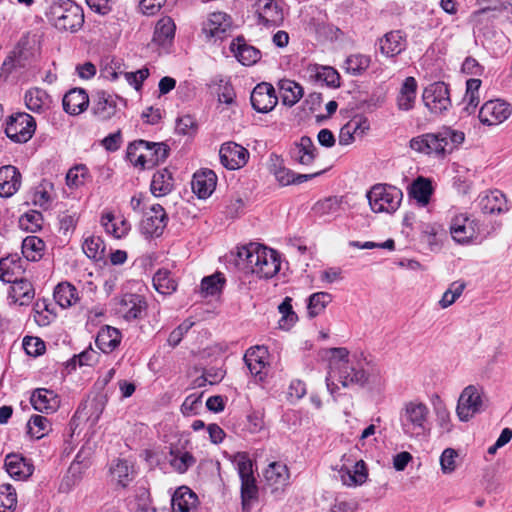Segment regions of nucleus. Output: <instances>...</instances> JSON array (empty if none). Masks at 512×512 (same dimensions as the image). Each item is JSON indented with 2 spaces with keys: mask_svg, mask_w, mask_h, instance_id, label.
<instances>
[{
  "mask_svg": "<svg viewBox=\"0 0 512 512\" xmlns=\"http://www.w3.org/2000/svg\"><path fill=\"white\" fill-rule=\"evenodd\" d=\"M417 95V82L414 77H407L398 94L397 106L402 111H409L414 107Z\"/></svg>",
  "mask_w": 512,
  "mask_h": 512,
  "instance_id": "obj_29",
  "label": "nucleus"
},
{
  "mask_svg": "<svg viewBox=\"0 0 512 512\" xmlns=\"http://www.w3.org/2000/svg\"><path fill=\"white\" fill-rule=\"evenodd\" d=\"M458 452L452 448L443 451L440 457L441 470L444 474H451L458 466Z\"/></svg>",
  "mask_w": 512,
  "mask_h": 512,
  "instance_id": "obj_61",
  "label": "nucleus"
},
{
  "mask_svg": "<svg viewBox=\"0 0 512 512\" xmlns=\"http://www.w3.org/2000/svg\"><path fill=\"white\" fill-rule=\"evenodd\" d=\"M147 310L145 298L139 294H124L115 299L116 313L126 321L141 319Z\"/></svg>",
  "mask_w": 512,
  "mask_h": 512,
  "instance_id": "obj_11",
  "label": "nucleus"
},
{
  "mask_svg": "<svg viewBox=\"0 0 512 512\" xmlns=\"http://www.w3.org/2000/svg\"><path fill=\"white\" fill-rule=\"evenodd\" d=\"M24 268L22 261L16 257H6L0 260V279L7 283H13L23 277Z\"/></svg>",
  "mask_w": 512,
  "mask_h": 512,
  "instance_id": "obj_31",
  "label": "nucleus"
},
{
  "mask_svg": "<svg viewBox=\"0 0 512 512\" xmlns=\"http://www.w3.org/2000/svg\"><path fill=\"white\" fill-rule=\"evenodd\" d=\"M89 104V97L83 89H72L63 98L64 110L71 115L82 113Z\"/></svg>",
  "mask_w": 512,
  "mask_h": 512,
  "instance_id": "obj_28",
  "label": "nucleus"
},
{
  "mask_svg": "<svg viewBox=\"0 0 512 512\" xmlns=\"http://www.w3.org/2000/svg\"><path fill=\"white\" fill-rule=\"evenodd\" d=\"M230 50L243 65H252L260 59V51L247 45L241 39L233 41L230 45Z\"/></svg>",
  "mask_w": 512,
  "mask_h": 512,
  "instance_id": "obj_37",
  "label": "nucleus"
},
{
  "mask_svg": "<svg viewBox=\"0 0 512 512\" xmlns=\"http://www.w3.org/2000/svg\"><path fill=\"white\" fill-rule=\"evenodd\" d=\"M35 129V119L25 112H18L8 118L5 133L16 143H26L32 138Z\"/></svg>",
  "mask_w": 512,
  "mask_h": 512,
  "instance_id": "obj_10",
  "label": "nucleus"
},
{
  "mask_svg": "<svg viewBox=\"0 0 512 512\" xmlns=\"http://www.w3.org/2000/svg\"><path fill=\"white\" fill-rule=\"evenodd\" d=\"M423 101L425 106L433 113L446 111L451 105L447 85L443 82L429 85L423 92Z\"/></svg>",
  "mask_w": 512,
  "mask_h": 512,
  "instance_id": "obj_12",
  "label": "nucleus"
},
{
  "mask_svg": "<svg viewBox=\"0 0 512 512\" xmlns=\"http://www.w3.org/2000/svg\"><path fill=\"white\" fill-rule=\"evenodd\" d=\"M168 157V148L163 143H150L138 140L129 144L127 158L136 167L149 169Z\"/></svg>",
  "mask_w": 512,
  "mask_h": 512,
  "instance_id": "obj_3",
  "label": "nucleus"
},
{
  "mask_svg": "<svg viewBox=\"0 0 512 512\" xmlns=\"http://www.w3.org/2000/svg\"><path fill=\"white\" fill-rule=\"evenodd\" d=\"M84 253L91 259H101L105 246L99 236L90 235L85 238L82 245Z\"/></svg>",
  "mask_w": 512,
  "mask_h": 512,
  "instance_id": "obj_56",
  "label": "nucleus"
},
{
  "mask_svg": "<svg viewBox=\"0 0 512 512\" xmlns=\"http://www.w3.org/2000/svg\"><path fill=\"white\" fill-rule=\"evenodd\" d=\"M267 350L264 347H254L249 349L245 354V362L251 374L259 376L262 379L263 370L266 367Z\"/></svg>",
  "mask_w": 512,
  "mask_h": 512,
  "instance_id": "obj_41",
  "label": "nucleus"
},
{
  "mask_svg": "<svg viewBox=\"0 0 512 512\" xmlns=\"http://www.w3.org/2000/svg\"><path fill=\"white\" fill-rule=\"evenodd\" d=\"M255 5L259 19L264 23L277 24L282 20V12L275 0H257Z\"/></svg>",
  "mask_w": 512,
  "mask_h": 512,
  "instance_id": "obj_40",
  "label": "nucleus"
},
{
  "mask_svg": "<svg viewBox=\"0 0 512 512\" xmlns=\"http://www.w3.org/2000/svg\"><path fill=\"white\" fill-rule=\"evenodd\" d=\"M377 45L382 55L394 58L406 49V35L400 30L390 31L378 39Z\"/></svg>",
  "mask_w": 512,
  "mask_h": 512,
  "instance_id": "obj_18",
  "label": "nucleus"
},
{
  "mask_svg": "<svg viewBox=\"0 0 512 512\" xmlns=\"http://www.w3.org/2000/svg\"><path fill=\"white\" fill-rule=\"evenodd\" d=\"M120 340V331L114 327L106 326L98 332L96 343L103 352L108 353L119 345Z\"/></svg>",
  "mask_w": 512,
  "mask_h": 512,
  "instance_id": "obj_44",
  "label": "nucleus"
},
{
  "mask_svg": "<svg viewBox=\"0 0 512 512\" xmlns=\"http://www.w3.org/2000/svg\"><path fill=\"white\" fill-rule=\"evenodd\" d=\"M340 206L337 198H327L315 204L314 210L317 214L324 216L338 211Z\"/></svg>",
  "mask_w": 512,
  "mask_h": 512,
  "instance_id": "obj_63",
  "label": "nucleus"
},
{
  "mask_svg": "<svg viewBox=\"0 0 512 512\" xmlns=\"http://www.w3.org/2000/svg\"><path fill=\"white\" fill-rule=\"evenodd\" d=\"M370 63V56L363 54H353L347 57L345 60V68L349 73L360 74L369 67Z\"/></svg>",
  "mask_w": 512,
  "mask_h": 512,
  "instance_id": "obj_58",
  "label": "nucleus"
},
{
  "mask_svg": "<svg viewBox=\"0 0 512 512\" xmlns=\"http://www.w3.org/2000/svg\"><path fill=\"white\" fill-rule=\"evenodd\" d=\"M10 297L20 305L29 304L35 296V290L30 281L21 277L11 283Z\"/></svg>",
  "mask_w": 512,
  "mask_h": 512,
  "instance_id": "obj_35",
  "label": "nucleus"
},
{
  "mask_svg": "<svg viewBox=\"0 0 512 512\" xmlns=\"http://www.w3.org/2000/svg\"><path fill=\"white\" fill-rule=\"evenodd\" d=\"M512 114L511 105L502 100L494 99L485 102L480 111L479 119L486 125H498L507 120Z\"/></svg>",
  "mask_w": 512,
  "mask_h": 512,
  "instance_id": "obj_13",
  "label": "nucleus"
},
{
  "mask_svg": "<svg viewBox=\"0 0 512 512\" xmlns=\"http://www.w3.org/2000/svg\"><path fill=\"white\" fill-rule=\"evenodd\" d=\"M331 301L332 295L328 292H316L310 295L307 305L309 317L314 318L322 314Z\"/></svg>",
  "mask_w": 512,
  "mask_h": 512,
  "instance_id": "obj_47",
  "label": "nucleus"
},
{
  "mask_svg": "<svg viewBox=\"0 0 512 512\" xmlns=\"http://www.w3.org/2000/svg\"><path fill=\"white\" fill-rule=\"evenodd\" d=\"M176 25L172 18L166 16L158 20L154 30L153 41L166 46L172 43L175 36Z\"/></svg>",
  "mask_w": 512,
  "mask_h": 512,
  "instance_id": "obj_33",
  "label": "nucleus"
},
{
  "mask_svg": "<svg viewBox=\"0 0 512 512\" xmlns=\"http://www.w3.org/2000/svg\"><path fill=\"white\" fill-rule=\"evenodd\" d=\"M101 224L107 233L118 239L126 236L131 228L126 219H117L111 212L102 215Z\"/></svg>",
  "mask_w": 512,
  "mask_h": 512,
  "instance_id": "obj_43",
  "label": "nucleus"
},
{
  "mask_svg": "<svg viewBox=\"0 0 512 512\" xmlns=\"http://www.w3.org/2000/svg\"><path fill=\"white\" fill-rule=\"evenodd\" d=\"M290 153L294 161L301 165L308 166L316 159L317 148L310 137L303 136L299 141L294 143Z\"/></svg>",
  "mask_w": 512,
  "mask_h": 512,
  "instance_id": "obj_23",
  "label": "nucleus"
},
{
  "mask_svg": "<svg viewBox=\"0 0 512 512\" xmlns=\"http://www.w3.org/2000/svg\"><path fill=\"white\" fill-rule=\"evenodd\" d=\"M24 101L26 107L34 113H44L51 106V97L40 88H32L25 93Z\"/></svg>",
  "mask_w": 512,
  "mask_h": 512,
  "instance_id": "obj_27",
  "label": "nucleus"
},
{
  "mask_svg": "<svg viewBox=\"0 0 512 512\" xmlns=\"http://www.w3.org/2000/svg\"><path fill=\"white\" fill-rule=\"evenodd\" d=\"M450 232L456 242L467 244L477 237L479 228L475 220L465 214H459L452 219Z\"/></svg>",
  "mask_w": 512,
  "mask_h": 512,
  "instance_id": "obj_14",
  "label": "nucleus"
},
{
  "mask_svg": "<svg viewBox=\"0 0 512 512\" xmlns=\"http://www.w3.org/2000/svg\"><path fill=\"white\" fill-rule=\"evenodd\" d=\"M51 19L59 30L74 31L82 25L83 15L71 0H58L50 8Z\"/></svg>",
  "mask_w": 512,
  "mask_h": 512,
  "instance_id": "obj_5",
  "label": "nucleus"
},
{
  "mask_svg": "<svg viewBox=\"0 0 512 512\" xmlns=\"http://www.w3.org/2000/svg\"><path fill=\"white\" fill-rule=\"evenodd\" d=\"M54 299L62 308H67L77 304L80 297L75 286L69 282H61L54 289Z\"/></svg>",
  "mask_w": 512,
  "mask_h": 512,
  "instance_id": "obj_38",
  "label": "nucleus"
},
{
  "mask_svg": "<svg viewBox=\"0 0 512 512\" xmlns=\"http://www.w3.org/2000/svg\"><path fill=\"white\" fill-rule=\"evenodd\" d=\"M217 176L212 170L196 172L192 179V190L199 198L209 197L215 190Z\"/></svg>",
  "mask_w": 512,
  "mask_h": 512,
  "instance_id": "obj_25",
  "label": "nucleus"
},
{
  "mask_svg": "<svg viewBox=\"0 0 512 512\" xmlns=\"http://www.w3.org/2000/svg\"><path fill=\"white\" fill-rule=\"evenodd\" d=\"M30 402L35 410L44 413H53L60 406L59 396L45 388L36 389L31 395Z\"/></svg>",
  "mask_w": 512,
  "mask_h": 512,
  "instance_id": "obj_22",
  "label": "nucleus"
},
{
  "mask_svg": "<svg viewBox=\"0 0 512 512\" xmlns=\"http://www.w3.org/2000/svg\"><path fill=\"white\" fill-rule=\"evenodd\" d=\"M34 321L39 326H47L50 324L53 316L48 310V305L45 301H37L33 308Z\"/></svg>",
  "mask_w": 512,
  "mask_h": 512,
  "instance_id": "obj_62",
  "label": "nucleus"
},
{
  "mask_svg": "<svg viewBox=\"0 0 512 512\" xmlns=\"http://www.w3.org/2000/svg\"><path fill=\"white\" fill-rule=\"evenodd\" d=\"M176 132L181 135H192L196 131V123L190 115H184L177 119Z\"/></svg>",
  "mask_w": 512,
  "mask_h": 512,
  "instance_id": "obj_64",
  "label": "nucleus"
},
{
  "mask_svg": "<svg viewBox=\"0 0 512 512\" xmlns=\"http://www.w3.org/2000/svg\"><path fill=\"white\" fill-rule=\"evenodd\" d=\"M369 121L363 116H355L340 130L339 144L350 145L356 138H361L369 130Z\"/></svg>",
  "mask_w": 512,
  "mask_h": 512,
  "instance_id": "obj_21",
  "label": "nucleus"
},
{
  "mask_svg": "<svg viewBox=\"0 0 512 512\" xmlns=\"http://www.w3.org/2000/svg\"><path fill=\"white\" fill-rule=\"evenodd\" d=\"M235 264L239 269L261 278H271L280 269V260L276 251L257 243L239 248Z\"/></svg>",
  "mask_w": 512,
  "mask_h": 512,
  "instance_id": "obj_2",
  "label": "nucleus"
},
{
  "mask_svg": "<svg viewBox=\"0 0 512 512\" xmlns=\"http://www.w3.org/2000/svg\"><path fill=\"white\" fill-rule=\"evenodd\" d=\"M88 177V168L84 164H78L68 170L66 184L71 189H77L85 184Z\"/></svg>",
  "mask_w": 512,
  "mask_h": 512,
  "instance_id": "obj_53",
  "label": "nucleus"
},
{
  "mask_svg": "<svg viewBox=\"0 0 512 512\" xmlns=\"http://www.w3.org/2000/svg\"><path fill=\"white\" fill-rule=\"evenodd\" d=\"M168 461L178 473L186 472L195 463V458L188 452L181 451L177 447H171Z\"/></svg>",
  "mask_w": 512,
  "mask_h": 512,
  "instance_id": "obj_45",
  "label": "nucleus"
},
{
  "mask_svg": "<svg viewBox=\"0 0 512 512\" xmlns=\"http://www.w3.org/2000/svg\"><path fill=\"white\" fill-rule=\"evenodd\" d=\"M238 474L241 479V498L244 510L250 507V501L258 494L256 480L253 475V464L246 453H237L234 457Z\"/></svg>",
  "mask_w": 512,
  "mask_h": 512,
  "instance_id": "obj_7",
  "label": "nucleus"
},
{
  "mask_svg": "<svg viewBox=\"0 0 512 512\" xmlns=\"http://www.w3.org/2000/svg\"><path fill=\"white\" fill-rule=\"evenodd\" d=\"M465 135L461 131L451 128H443L437 133H427L426 142L429 144V154L444 156L451 153L460 144L463 143Z\"/></svg>",
  "mask_w": 512,
  "mask_h": 512,
  "instance_id": "obj_9",
  "label": "nucleus"
},
{
  "mask_svg": "<svg viewBox=\"0 0 512 512\" xmlns=\"http://www.w3.org/2000/svg\"><path fill=\"white\" fill-rule=\"evenodd\" d=\"M290 474L287 466L281 462H273L264 471V478L268 485L278 488L288 483Z\"/></svg>",
  "mask_w": 512,
  "mask_h": 512,
  "instance_id": "obj_36",
  "label": "nucleus"
},
{
  "mask_svg": "<svg viewBox=\"0 0 512 512\" xmlns=\"http://www.w3.org/2000/svg\"><path fill=\"white\" fill-rule=\"evenodd\" d=\"M367 468L363 460L357 461L353 467L343 464L339 470V477L344 485L356 486L363 484L367 479Z\"/></svg>",
  "mask_w": 512,
  "mask_h": 512,
  "instance_id": "obj_26",
  "label": "nucleus"
},
{
  "mask_svg": "<svg viewBox=\"0 0 512 512\" xmlns=\"http://www.w3.org/2000/svg\"><path fill=\"white\" fill-rule=\"evenodd\" d=\"M111 476L116 484L125 487L132 480V468L125 460H116L110 468Z\"/></svg>",
  "mask_w": 512,
  "mask_h": 512,
  "instance_id": "obj_49",
  "label": "nucleus"
},
{
  "mask_svg": "<svg viewBox=\"0 0 512 512\" xmlns=\"http://www.w3.org/2000/svg\"><path fill=\"white\" fill-rule=\"evenodd\" d=\"M16 504L15 489L10 484H0V512H11Z\"/></svg>",
  "mask_w": 512,
  "mask_h": 512,
  "instance_id": "obj_57",
  "label": "nucleus"
},
{
  "mask_svg": "<svg viewBox=\"0 0 512 512\" xmlns=\"http://www.w3.org/2000/svg\"><path fill=\"white\" fill-rule=\"evenodd\" d=\"M409 193L422 206H425L428 204L432 194L431 182L423 177H419L412 183Z\"/></svg>",
  "mask_w": 512,
  "mask_h": 512,
  "instance_id": "obj_48",
  "label": "nucleus"
},
{
  "mask_svg": "<svg viewBox=\"0 0 512 512\" xmlns=\"http://www.w3.org/2000/svg\"><path fill=\"white\" fill-rule=\"evenodd\" d=\"M110 74L111 80H116L119 76H123L125 80L132 86L135 87L136 90H139L142 82L149 76V70L147 68L140 69L136 72H111L106 71ZM109 78V75H106Z\"/></svg>",
  "mask_w": 512,
  "mask_h": 512,
  "instance_id": "obj_55",
  "label": "nucleus"
},
{
  "mask_svg": "<svg viewBox=\"0 0 512 512\" xmlns=\"http://www.w3.org/2000/svg\"><path fill=\"white\" fill-rule=\"evenodd\" d=\"M197 496L187 487L175 491L172 497L173 512H190L196 507Z\"/></svg>",
  "mask_w": 512,
  "mask_h": 512,
  "instance_id": "obj_34",
  "label": "nucleus"
},
{
  "mask_svg": "<svg viewBox=\"0 0 512 512\" xmlns=\"http://www.w3.org/2000/svg\"><path fill=\"white\" fill-rule=\"evenodd\" d=\"M251 104L258 112L271 111L277 104L274 87L266 82L258 84L251 93Z\"/></svg>",
  "mask_w": 512,
  "mask_h": 512,
  "instance_id": "obj_19",
  "label": "nucleus"
},
{
  "mask_svg": "<svg viewBox=\"0 0 512 512\" xmlns=\"http://www.w3.org/2000/svg\"><path fill=\"white\" fill-rule=\"evenodd\" d=\"M221 163L230 170L243 167L249 158V152L235 142L224 143L219 151Z\"/></svg>",
  "mask_w": 512,
  "mask_h": 512,
  "instance_id": "obj_15",
  "label": "nucleus"
},
{
  "mask_svg": "<svg viewBox=\"0 0 512 512\" xmlns=\"http://www.w3.org/2000/svg\"><path fill=\"white\" fill-rule=\"evenodd\" d=\"M5 468L12 477L27 478L33 473L32 464L18 454L6 456Z\"/></svg>",
  "mask_w": 512,
  "mask_h": 512,
  "instance_id": "obj_30",
  "label": "nucleus"
},
{
  "mask_svg": "<svg viewBox=\"0 0 512 512\" xmlns=\"http://www.w3.org/2000/svg\"><path fill=\"white\" fill-rule=\"evenodd\" d=\"M314 77L317 81L323 82L330 87H338L340 85L338 72L330 66L316 67Z\"/></svg>",
  "mask_w": 512,
  "mask_h": 512,
  "instance_id": "obj_59",
  "label": "nucleus"
},
{
  "mask_svg": "<svg viewBox=\"0 0 512 512\" xmlns=\"http://www.w3.org/2000/svg\"><path fill=\"white\" fill-rule=\"evenodd\" d=\"M369 205L375 213H394L403 199L402 191L391 185H374L367 193Z\"/></svg>",
  "mask_w": 512,
  "mask_h": 512,
  "instance_id": "obj_4",
  "label": "nucleus"
},
{
  "mask_svg": "<svg viewBox=\"0 0 512 512\" xmlns=\"http://www.w3.org/2000/svg\"><path fill=\"white\" fill-rule=\"evenodd\" d=\"M154 288L163 295L173 293L177 288L176 280L171 276L170 271L159 269L153 277Z\"/></svg>",
  "mask_w": 512,
  "mask_h": 512,
  "instance_id": "obj_46",
  "label": "nucleus"
},
{
  "mask_svg": "<svg viewBox=\"0 0 512 512\" xmlns=\"http://www.w3.org/2000/svg\"><path fill=\"white\" fill-rule=\"evenodd\" d=\"M329 354V371L326 377V385L333 395L338 389L335 381L343 387L359 384L367 381V373L364 369V360L357 355L349 356L346 348H330L326 351Z\"/></svg>",
  "mask_w": 512,
  "mask_h": 512,
  "instance_id": "obj_1",
  "label": "nucleus"
},
{
  "mask_svg": "<svg viewBox=\"0 0 512 512\" xmlns=\"http://www.w3.org/2000/svg\"><path fill=\"white\" fill-rule=\"evenodd\" d=\"M166 225L167 216L164 208L156 204L145 214L141 223V231L146 236L158 237L163 233Z\"/></svg>",
  "mask_w": 512,
  "mask_h": 512,
  "instance_id": "obj_17",
  "label": "nucleus"
},
{
  "mask_svg": "<svg viewBox=\"0 0 512 512\" xmlns=\"http://www.w3.org/2000/svg\"><path fill=\"white\" fill-rule=\"evenodd\" d=\"M291 302L292 299L290 297H286L278 306L279 313L281 314V318L278 322L280 329L289 330L298 320L296 313L293 311Z\"/></svg>",
  "mask_w": 512,
  "mask_h": 512,
  "instance_id": "obj_52",
  "label": "nucleus"
},
{
  "mask_svg": "<svg viewBox=\"0 0 512 512\" xmlns=\"http://www.w3.org/2000/svg\"><path fill=\"white\" fill-rule=\"evenodd\" d=\"M429 409L421 402H409L401 412V425L405 434L420 436L427 431Z\"/></svg>",
  "mask_w": 512,
  "mask_h": 512,
  "instance_id": "obj_6",
  "label": "nucleus"
},
{
  "mask_svg": "<svg viewBox=\"0 0 512 512\" xmlns=\"http://www.w3.org/2000/svg\"><path fill=\"white\" fill-rule=\"evenodd\" d=\"M21 186V174L12 165L0 168V196L11 197Z\"/></svg>",
  "mask_w": 512,
  "mask_h": 512,
  "instance_id": "obj_24",
  "label": "nucleus"
},
{
  "mask_svg": "<svg viewBox=\"0 0 512 512\" xmlns=\"http://www.w3.org/2000/svg\"><path fill=\"white\" fill-rule=\"evenodd\" d=\"M118 101L126 104V100L121 97L104 91L98 92L92 108L93 114L101 120L112 118L118 111Z\"/></svg>",
  "mask_w": 512,
  "mask_h": 512,
  "instance_id": "obj_20",
  "label": "nucleus"
},
{
  "mask_svg": "<svg viewBox=\"0 0 512 512\" xmlns=\"http://www.w3.org/2000/svg\"><path fill=\"white\" fill-rule=\"evenodd\" d=\"M231 29L230 17L223 12H214L209 15L202 31L207 39L222 40L230 33Z\"/></svg>",
  "mask_w": 512,
  "mask_h": 512,
  "instance_id": "obj_16",
  "label": "nucleus"
},
{
  "mask_svg": "<svg viewBox=\"0 0 512 512\" xmlns=\"http://www.w3.org/2000/svg\"><path fill=\"white\" fill-rule=\"evenodd\" d=\"M464 288V283L453 282L442 295V298L439 301V306L442 309L451 306L462 295Z\"/></svg>",
  "mask_w": 512,
  "mask_h": 512,
  "instance_id": "obj_60",
  "label": "nucleus"
},
{
  "mask_svg": "<svg viewBox=\"0 0 512 512\" xmlns=\"http://www.w3.org/2000/svg\"><path fill=\"white\" fill-rule=\"evenodd\" d=\"M225 284V278L221 273H215L203 278L201 292L204 296H213L221 292Z\"/></svg>",
  "mask_w": 512,
  "mask_h": 512,
  "instance_id": "obj_54",
  "label": "nucleus"
},
{
  "mask_svg": "<svg viewBox=\"0 0 512 512\" xmlns=\"http://www.w3.org/2000/svg\"><path fill=\"white\" fill-rule=\"evenodd\" d=\"M51 431L50 421L43 416L35 415L27 423V433L35 439H41Z\"/></svg>",
  "mask_w": 512,
  "mask_h": 512,
  "instance_id": "obj_50",
  "label": "nucleus"
},
{
  "mask_svg": "<svg viewBox=\"0 0 512 512\" xmlns=\"http://www.w3.org/2000/svg\"><path fill=\"white\" fill-rule=\"evenodd\" d=\"M478 205L484 213H501L505 210L506 201L500 191L494 190L481 194Z\"/></svg>",
  "mask_w": 512,
  "mask_h": 512,
  "instance_id": "obj_32",
  "label": "nucleus"
},
{
  "mask_svg": "<svg viewBox=\"0 0 512 512\" xmlns=\"http://www.w3.org/2000/svg\"><path fill=\"white\" fill-rule=\"evenodd\" d=\"M173 185L172 173L164 168L154 173L151 182V192L156 197L165 196L172 191Z\"/></svg>",
  "mask_w": 512,
  "mask_h": 512,
  "instance_id": "obj_42",
  "label": "nucleus"
},
{
  "mask_svg": "<svg viewBox=\"0 0 512 512\" xmlns=\"http://www.w3.org/2000/svg\"><path fill=\"white\" fill-rule=\"evenodd\" d=\"M44 242L36 236H28L22 242V254L27 260H38L44 249Z\"/></svg>",
  "mask_w": 512,
  "mask_h": 512,
  "instance_id": "obj_51",
  "label": "nucleus"
},
{
  "mask_svg": "<svg viewBox=\"0 0 512 512\" xmlns=\"http://www.w3.org/2000/svg\"><path fill=\"white\" fill-rule=\"evenodd\" d=\"M278 88L283 104L289 107L295 105L303 96V88L289 79L280 80Z\"/></svg>",
  "mask_w": 512,
  "mask_h": 512,
  "instance_id": "obj_39",
  "label": "nucleus"
},
{
  "mask_svg": "<svg viewBox=\"0 0 512 512\" xmlns=\"http://www.w3.org/2000/svg\"><path fill=\"white\" fill-rule=\"evenodd\" d=\"M485 399L481 388L469 385L465 387L458 399L456 414L460 421L467 422L484 410Z\"/></svg>",
  "mask_w": 512,
  "mask_h": 512,
  "instance_id": "obj_8",
  "label": "nucleus"
}]
</instances>
